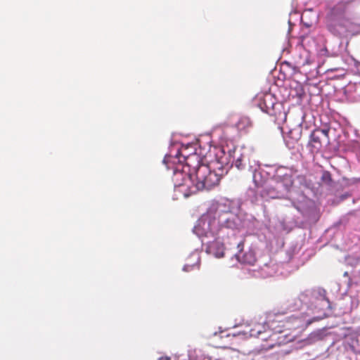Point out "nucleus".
Listing matches in <instances>:
<instances>
[{"instance_id": "10", "label": "nucleus", "mask_w": 360, "mask_h": 360, "mask_svg": "<svg viewBox=\"0 0 360 360\" xmlns=\"http://www.w3.org/2000/svg\"><path fill=\"white\" fill-rule=\"evenodd\" d=\"M250 336L264 340L272 337L270 327L265 321L255 323L250 330Z\"/></svg>"}, {"instance_id": "25", "label": "nucleus", "mask_w": 360, "mask_h": 360, "mask_svg": "<svg viewBox=\"0 0 360 360\" xmlns=\"http://www.w3.org/2000/svg\"><path fill=\"white\" fill-rule=\"evenodd\" d=\"M331 55H332V56H338V51H335V52H333Z\"/></svg>"}, {"instance_id": "17", "label": "nucleus", "mask_w": 360, "mask_h": 360, "mask_svg": "<svg viewBox=\"0 0 360 360\" xmlns=\"http://www.w3.org/2000/svg\"><path fill=\"white\" fill-rule=\"evenodd\" d=\"M304 55L305 59L303 62H301L300 64L302 66L312 65L314 63V58H312L308 53H304Z\"/></svg>"}, {"instance_id": "2", "label": "nucleus", "mask_w": 360, "mask_h": 360, "mask_svg": "<svg viewBox=\"0 0 360 360\" xmlns=\"http://www.w3.org/2000/svg\"><path fill=\"white\" fill-rule=\"evenodd\" d=\"M224 152L229 153L238 170L245 169L252 174L255 185L261 186L260 194L265 200L269 198H288L291 205L302 214L311 207L312 201L304 193L292 186V171L285 167L274 169L273 167H262L258 161L250 157V150L234 149L226 146Z\"/></svg>"}, {"instance_id": "9", "label": "nucleus", "mask_w": 360, "mask_h": 360, "mask_svg": "<svg viewBox=\"0 0 360 360\" xmlns=\"http://www.w3.org/2000/svg\"><path fill=\"white\" fill-rule=\"evenodd\" d=\"M230 245L237 249V252L233 254L237 261L241 264L254 265L257 260L255 250L249 248L248 250L243 252V242L237 238H233Z\"/></svg>"}, {"instance_id": "13", "label": "nucleus", "mask_w": 360, "mask_h": 360, "mask_svg": "<svg viewBox=\"0 0 360 360\" xmlns=\"http://www.w3.org/2000/svg\"><path fill=\"white\" fill-rule=\"evenodd\" d=\"M276 274V268L274 265L270 266L265 264L263 266L260 267L258 270H255V276L266 278L273 276Z\"/></svg>"}, {"instance_id": "14", "label": "nucleus", "mask_w": 360, "mask_h": 360, "mask_svg": "<svg viewBox=\"0 0 360 360\" xmlns=\"http://www.w3.org/2000/svg\"><path fill=\"white\" fill-rule=\"evenodd\" d=\"M255 186L257 188V191H255L252 188H250L248 190V191L246 193L247 198H248V200H250L253 203L257 202L259 200V198H262V197L261 196V194H260V191L262 190V187L261 186L257 187L256 185H255ZM263 199H264V198H263Z\"/></svg>"}, {"instance_id": "19", "label": "nucleus", "mask_w": 360, "mask_h": 360, "mask_svg": "<svg viewBox=\"0 0 360 360\" xmlns=\"http://www.w3.org/2000/svg\"><path fill=\"white\" fill-rule=\"evenodd\" d=\"M310 338L311 339H313L314 340H321V333L320 332H316V333H311Z\"/></svg>"}, {"instance_id": "12", "label": "nucleus", "mask_w": 360, "mask_h": 360, "mask_svg": "<svg viewBox=\"0 0 360 360\" xmlns=\"http://www.w3.org/2000/svg\"><path fill=\"white\" fill-rule=\"evenodd\" d=\"M318 15L312 9H308L303 12L301 15L302 24L307 28L311 27L316 23Z\"/></svg>"}, {"instance_id": "15", "label": "nucleus", "mask_w": 360, "mask_h": 360, "mask_svg": "<svg viewBox=\"0 0 360 360\" xmlns=\"http://www.w3.org/2000/svg\"><path fill=\"white\" fill-rule=\"evenodd\" d=\"M295 85V89H290L289 96L292 98H296L297 101H300L304 96V91L300 84L297 83Z\"/></svg>"}, {"instance_id": "1", "label": "nucleus", "mask_w": 360, "mask_h": 360, "mask_svg": "<svg viewBox=\"0 0 360 360\" xmlns=\"http://www.w3.org/2000/svg\"><path fill=\"white\" fill-rule=\"evenodd\" d=\"M257 225L258 221L253 217L240 210L239 201L222 199L211 204L193 231L206 245L207 254L221 258L225 251L233 248L230 243L233 238H236V232L252 234Z\"/></svg>"}, {"instance_id": "8", "label": "nucleus", "mask_w": 360, "mask_h": 360, "mask_svg": "<svg viewBox=\"0 0 360 360\" xmlns=\"http://www.w3.org/2000/svg\"><path fill=\"white\" fill-rule=\"evenodd\" d=\"M328 129H316L311 133L307 147L311 154L319 153L329 143Z\"/></svg>"}, {"instance_id": "27", "label": "nucleus", "mask_w": 360, "mask_h": 360, "mask_svg": "<svg viewBox=\"0 0 360 360\" xmlns=\"http://www.w3.org/2000/svg\"><path fill=\"white\" fill-rule=\"evenodd\" d=\"M357 360H360V354H359V356L358 357Z\"/></svg>"}, {"instance_id": "18", "label": "nucleus", "mask_w": 360, "mask_h": 360, "mask_svg": "<svg viewBox=\"0 0 360 360\" xmlns=\"http://www.w3.org/2000/svg\"><path fill=\"white\" fill-rule=\"evenodd\" d=\"M321 179L324 183L330 184L332 181L331 174L328 172H324L322 174Z\"/></svg>"}, {"instance_id": "5", "label": "nucleus", "mask_w": 360, "mask_h": 360, "mask_svg": "<svg viewBox=\"0 0 360 360\" xmlns=\"http://www.w3.org/2000/svg\"><path fill=\"white\" fill-rule=\"evenodd\" d=\"M254 103L261 110L273 117L274 122L277 124L284 139L285 136L297 141L302 136V124H297L290 128L285 122L287 121L288 110L283 102L277 101L275 96L271 92H261L255 96Z\"/></svg>"}, {"instance_id": "22", "label": "nucleus", "mask_w": 360, "mask_h": 360, "mask_svg": "<svg viewBox=\"0 0 360 360\" xmlns=\"http://www.w3.org/2000/svg\"><path fill=\"white\" fill-rule=\"evenodd\" d=\"M170 357L169 356H161L158 358V360H170Z\"/></svg>"}, {"instance_id": "26", "label": "nucleus", "mask_w": 360, "mask_h": 360, "mask_svg": "<svg viewBox=\"0 0 360 360\" xmlns=\"http://www.w3.org/2000/svg\"><path fill=\"white\" fill-rule=\"evenodd\" d=\"M243 120H244L245 122H247V124H248V123H249V120H248V119H246V118H245V119H243Z\"/></svg>"}, {"instance_id": "21", "label": "nucleus", "mask_w": 360, "mask_h": 360, "mask_svg": "<svg viewBox=\"0 0 360 360\" xmlns=\"http://www.w3.org/2000/svg\"><path fill=\"white\" fill-rule=\"evenodd\" d=\"M359 304L358 300L355 299L352 301V308H356Z\"/></svg>"}, {"instance_id": "20", "label": "nucleus", "mask_w": 360, "mask_h": 360, "mask_svg": "<svg viewBox=\"0 0 360 360\" xmlns=\"http://www.w3.org/2000/svg\"><path fill=\"white\" fill-rule=\"evenodd\" d=\"M273 347H274V345L271 344V345H269L267 348L262 347L260 350L257 351V353H258V354L261 353L262 354L263 352V351H264V350L266 351L268 349H271V348H273ZM255 353H256V352H252V354H255Z\"/></svg>"}, {"instance_id": "7", "label": "nucleus", "mask_w": 360, "mask_h": 360, "mask_svg": "<svg viewBox=\"0 0 360 360\" xmlns=\"http://www.w3.org/2000/svg\"><path fill=\"white\" fill-rule=\"evenodd\" d=\"M326 27L338 37H345L353 31V24L345 15V4H338L330 9L326 17Z\"/></svg>"}, {"instance_id": "4", "label": "nucleus", "mask_w": 360, "mask_h": 360, "mask_svg": "<svg viewBox=\"0 0 360 360\" xmlns=\"http://www.w3.org/2000/svg\"><path fill=\"white\" fill-rule=\"evenodd\" d=\"M289 302L290 310L302 311L300 319L307 325L326 318L331 309L326 290L320 288L306 290Z\"/></svg>"}, {"instance_id": "6", "label": "nucleus", "mask_w": 360, "mask_h": 360, "mask_svg": "<svg viewBox=\"0 0 360 360\" xmlns=\"http://www.w3.org/2000/svg\"><path fill=\"white\" fill-rule=\"evenodd\" d=\"M201 162L202 160L196 153V145L193 143L172 144L163 160L167 168L173 170V176L177 172L186 174Z\"/></svg>"}, {"instance_id": "3", "label": "nucleus", "mask_w": 360, "mask_h": 360, "mask_svg": "<svg viewBox=\"0 0 360 360\" xmlns=\"http://www.w3.org/2000/svg\"><path fill=\"white\" fill-rule=\"evenodd\" d=\"M228 131L229 129H226L224 131L220 150L216 154L219 166L212 169L210 165L201 162L193 166L186 174L177 172L172 177L176 193H182L184 198H188L199 191L210 190L218 185L221 176L228 172L229 167H235L233 158L229 157V153L224 152V148L226 146L234 149L247 148L236 146L229 137Z\"/></svg>"}, {"instance_id": "11", "label": "nucleus", "mask_w": 360, "mask_h": 360, "mask_svg": "<svg viewBox=\"0 0 360 360\" xmlns=\"http://www.w3.org/2000/svg\"><path fill=\"white\" fill-rule=\"evenodd\" d=\"M187 260L188 262L183 267L184 271L188 272L193 270L195 268L199 269L200 264V253L197 250L191 252Z\"/></svg>"}, {"instance_id": "16", "label": "nucleus", "mask_w": 360, "mask_h": 360, "mask_svg": "<svg viewBox=\"0 0 360 360\" xmlns=\"http://www.w3.org/2000/svg\"><path fill=\"white\" fill-rule=\"evenodd\" d=\"M345 262L347 264L351 266H356L360 262V252L355 253L352 255H349L345 257Z\"/></svg>"}, {"instance_id": "23", "label": "nucleus", "mask_w": 360, "mask_h": 360, "mask_svg": "<svg viewBox=\"0 0 360 360\" xmlns=\"http://www.w3.org/2000/svg\"><path fill=\"white\" fill-rule=\"evenodd\" d=\"M352 87H353V85H352V84H349V85L347 86V90H348V91H351V90H352Z\"/></svg>"}, {"instance_id": "24", "label": "nucleus", "mask_w": 360, "mask_h": 360, "mask_svg": "<svg viewBox=\"0 0 360 360\" xmlns=\"http://www.w3.org/2000/svg\"><path fill=\"white\" fill-rule=\"evenodd\" d=\"M304 39H305V37H304V36H301V37H300V39H301L302 43H303V42H304Z\"/></svg>"}]
</instances>
